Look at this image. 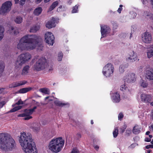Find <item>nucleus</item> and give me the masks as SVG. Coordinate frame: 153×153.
I'll use <instances>...</instances> for the list:
<instances>
[{
	"label": "nucleus",
	"mask_w": 153,
	"mask_h": 153,
	"mask_svg": "<svg viewBox=\"0 0 153 153\" xmlns=\"http://www.w3.org/2000/svg\"><path fill=\"white\" fill-rule=\"evenodd\" d=\"M131 131L130 129H127L126 132V134L127 136H129L131 133Z\"/></svg>",
	"instance_id": "obj_42"
},
{
	"label": "nucleus",
	"mask_w": 153,
	"mask_h": 153,
	"mask_svg": "<svg viewBox=\"0 0 153 153\" xmlns=\"http://www.w3.org/2000/svg\"><path fill=\"white\" fill-rule=\"evenodd\" d=\"M125 131V129H123L122 127L121 128H120V131L121 133H123Z\"/></svg>",
	"instance_id": "obj_56"
},
{
	"label": "nucleus",
	"mask_w": 153,
	"mask_h": 153,
	"mask_svg": "<svg viewBox=\"0 0 153 153\" xmlns=\"http://www.w3.org/2000/svg\"><path fill=\"white\" fill-rule=\"evenodd\" d=\"M42 0H36L35 1V3L36 4H38L40 3Z\"/></svg>",
	"instance_id": "obj_58"
},
{
	"label": "nucleus",
	"mask_w": 153,
	"mask_h": 153,
	"mask_svg": "<svg viewBox=\"0 0 153 153\" xmlns=\"http://www.w3.org/2000/svg\"><path fill=\"white\" fill-rule=\"evenodd\" d=\"M144 141L146 142H151V139L149 138L146 137L145 138Z\"/></svg>",
	"instance_id": "obj_53"
},
{
	"label": "nucleus",
	"mask_w": 153,
	"mask_h": 153,
	"mask_svg": "<svg viewBox=\"0 0 153 153\" xmlns=\"http://www.w3.org/2000/svg\"><path fill=\"white\" fill-rule=\"evenodd\" d=\"M147 149L150 148L153 149V144H150L146 146L145 147Z\"/></svg>",
	"instance_id": "obj_48"
},
{
	"label": "nucleus",
	"mask_w": 153,
	"mask_h": 153,
	"mask_svg": "<svg viewBox=\"0 0 153 153\" xmlns=\"http://www.w3.org/2000/svg\"><path fill=\"white\" fill-rule=\"evenodd\" d=\"M141 99L143 102L151 105L153 98L150 95L143 94L141 95Z\"/></svg>",
	"instance_id": "obj_10"
},
{
	"label": "nucleus",
	"mask_w": 153,
	"mask_h": 153,
	"mask_svg": "<svg viewBox=\"0 0 153 153\" xmlns=\"http://www.w3.org/2000/svg\"><path fill=\"white\" fill-rule=\"evenodd\" d=\"M19 140L25 153H37L31 134L24 132H21Z\"/></svg>",
	"instance_id": "obj_2"
},
{
	"label": "nucleus",
	"mask_w": 153,
	"mask_h": 153,
	"mask_svg": "<svg viewBox=\"0 0 153 153\" xmlns=\"http://www.w3.org/2000/svg\"><path fill=\"white\" fill-rule=\"evenodd\" d=\"M4 28L0 26V41L2 40L4 36Z\"/></svg>",
	"instance_id": "obj_29"
},
{
	"label": "nucleus",
	"mask_w": 153,
	"mask_h": 153,
	"mask_svg": "<svg viewBox=\"0 0 153 153\" xmlns=\"http://www.w3.org/2000/svg\"><path fill=\"white\" fill-rule=\"evenodd\" d=\"M10 33V34L16 35L19 33V29L16 27L11 26Z\"/></svg>",
	"instance_id": "obj_18"
},
{
	"label": "nucleus",
	"mask_w": 153,
	"mask_h": 153,
	"mask_svg": "<svg viewBox=\"0 0 153 153\" xmlns=\"http://www.w3.org/2000/svg\"><path fill=\"white\" fill-rule=\"evenodd\" d=\"M63 56V54L62 52H60L58 53V60L59 61H60L62 60Z\"/></svg>",
	"instance_id": "obj_36"
},
{
	"label": "nucleus",
	"mask_w": 153,
	"mask_h": 153,
	"mask_svg": "<svg viewBox=\"0 0 153 153\" xmlns=\"http://www.w3.org/2000/svg\"><path fill=\"white\" fill-rule=\"evenodd\" d=\"M141 128L137 125H135L132 129L133 133L135 134H138L141 132Z\"/></svg>",
	"instance_id": "obj_20"
},
{
	"label": "nucleus",
	"mask_w": 153,
	"mask_h": 153,
	"mask_svg": "<svg viewBox=\"0 0 153 153\" xmlns=\"http://www.w3.org/2000/svg\"><path fill=\"white\" fill-rule=\"evenodd\" d=\"M32 89L31 87L23 88L19 91V92L20 94H24L28 92Z\"/></svg>",
	"instance_id": "obj_24"
},
{
	"label": "nucleus",
	"mask_w": 153,
	"mask_h": 153,
	"mask_svg": "<svg viewBox=\"0 0 153 153\" xmlns=\"http://www.w3.org/2000/svg\"><path fill=\"white\" fill-rule=\"evenodd\" d=\"M142 2L144 4L146 3V2L147 1V0H142Z\"/></svg>",
	"instance_id": "obj_62"
},
{
	"label": "nucleus",
	"mask_w": 153,
	"mask_h": 153,
	"mask_svg": "<svg viewBox=\"0 0 153 153\" xmlns=\"http://www.w3.org/2000/svg\"><path fill=\"white\" fill-rule=\"evenodd\" d=\"M94 148L97 150L99 149V147L98 146L96 145L94 146Z\"/></svg>",
	"instance_id": "obj_64"
},
{
	"label": "nucleus",
	"mask_w": 153,
	"mask_h": 153,
	"mask_svg": "<svg viewBox=\"0 0 153 153\" xmlns=\"http://www.w3.org/2000/svg\"><path fill=\"white\" fill-rule=\"evenodd\" d=\"M32 129L33 131L36 132H38L40 129L39 126H37L36 127H33Z\"/></svg>",
	"instance_id": "obj_37"
},
{
	"label": "nucleus",
	"mask_w": 153,
	"mask_h": 153,
	"mask_svg": "<svg viewBox=\"0 0 153 153\" xmlns=\"http://www.w3.org/2000/svg\"><path fill=\"white\" fill-rule=\"evenodd\" d=\"M24 117V119L25 120H28L32 118V117L30 116V115H26Z\"/></svg>",
	"instance_id": "obj_43"
},
{
	"label": "nucleus",
	"mask_w": 153,
	"mask_h": 153,
	"mask_svg": "<svg viewBox=\"0 0 153 153\" xmlns=\"http://www.w3.org/2000/svg\"><path fill=\"white\" fill-rule=\"evenodd\" d=\"M59 1H56L52 3L48 10V12L51 11L53 10L59 4Z\"/></svg>",
	"instance_id": "obj_23"
},
{
	"label": "nucleus",
	"mask_w": 153,
	"mask_h": 153,
	"mask_svg": "<svg viewBox=\"0 0 153 153\" xmlns=\"http://www.w3.org/2000/svg\"><path fill=\"white\" fill-rule=\"evenodd\" d=\"M147 57L149 58H150L153 57V50L150 49L147 51Z\"/></svg>",
	"instance_id": "obj_33"
},
{
	"label": "nucleus",
	"mask_w": 153,
	"mask_h": 153,
	"mask_svg": "<svg viewBox=\"0 0 153 153\" xmlns=\"http://www.w3.org/2000/svg\"><path fill=\"white\" fill-rule=\"evenodd\" d=\"M120 7H119L117 10V12L119 13H121V11L122 10L123 8L122 7H123V5L122 4H120Z\"/></svg>",
	"instance_id": "obj_44"
},
{
	"label": "nucleus",
	"mask_w": 153,
	"mask_h": 153,
	"mask_svg": "<svg viewBox=\"0 0 153 153\" xmlns=\"http://www.w3.org/2000/svg\"><path fill=\"white\" fill-rule=\"evenodd\" d=\"M4 90V88H0V94L2 93L3 92Z\"/></svg>",
	"instance_id": "obj_57"
},
{
	"label": "nucleus",
	"mask_w": 153,
	"mask_h": 153,
	"mask_svg": "<svg viewBox=\"0 0 153 153\" xmlns=\"http://www.w3.org/2000/svg\"><path fill=\"white\" fill-rule=\"evenodd\" d=\"M71 153H79V151L76 148H73L72 151Z\"/></svg>",
	"instance_id": "obj_45"
},
{
	"label": "nucleus",
	"mask_w": 153,
	"mask_h": 153,
	"mask_svg": "<svg viewBox=\"0 0 153 153\" xmlns=\"http://www.w3.org/2000/svg\"><path fill=\"white\" fill-rule=\"evenodd\" d=\"M41 37L36 35H27L22 38L17 45V48L21 51L31 50L38 45L43 47Z\"/></svg>",
	"instance_id": "obj_1"
},
{
	"label": "nucleus",
	"mask_w": 153,
	"mask_h": 153,
	"mask_svg": "<svg viewBox=\"0 0 153 153\" xmlns=\"http://www.w3.org/2000/svg\"><path fill=\"white\" fill-rule=\"evenodd\" d=\"M142 39L144 43H149L152 40V35L149 32H145L142 35Z\"/></svg>",
	"instance_id": "obj_12"
},
{
	"label": "nucleus",
	"mask_w": 153,
	"mask_h": 153,
	"mask_svg": "<svg viewBox=\"0 0 153 153\" xmlns=\"http://www.w3.org/2000/svg\"><path fill=\"white\" fill-rule=\"evenodd\" d=\"M146 77L149 80H153V70L150 69L146 71Z\"/></svg>",
	"instance_id": "obj_17"
},
{
	"label": "nucleus",
	"mask_w": 153,
	"mask_h": 153,
	"mask_svg": "<svg viewBox=\"0 0 153 153\" xmlns=\"http://www.w3.org/2000/svg\"><path fill=\"white\" fill-rule=\"evenodd\" d=\"M16 108V107H14V108H12V109L10 110V112H13L17 111Z\"/></svg>",
	"instance_id": "obj_52"
},
{
	"label": "nucleus",
	"mask_w": 153,
	"mask_h": 153,
	"mask_svg": "<svg viewBox=\"0 0 153 153\" xmlns=\"http://www.w3.org/2000/svg\"><path fill=\"white\" fill-rule=\"evenodd\" d=\"M16 107V108L17 109V110H18L22 108V106H18Z\"/></svg>",
	"instance_id": "obj_60"
},
{
	"label": "nucleus",
	"mask_w": 153,
	"mask_h": 153,
	"mask_svg": "<svg viewBox=\"0 0 153 153\" xmlns=\"http://www.w3.org/2000/svg\"><path fill=\"white\" fill-rule=\"evenodd\" d=\"M151 117L152 120H153V109L152 110V111H151Z\"/></svg>",
	"instance_id": "obj_59"
},
{
	"label": "nucleus",
	"mask_w": 153,
	"mask_h": 153,
	"mask_svg": "<svg viewBox=\"0 0 153 153\" xmlns=\"http://www.w3.org/2000/svg\"><path fill=\"white\" fill-rule=\"evenodd\" d=\"M42 9L41 7L36 8L34 10L33 14L36 16H39L42 13Z\"/></svg>",
	"instance_id": "obj_22"
},
{
	"label": "nucleus",
	"mask_w": 153,
	"mask_h": 153,
	"mask_svg": "<svg viewBox=\"0 0 153 153\" xmlns=\"http://www.w3.org/2000/svg\"><path fill=\"white\" fill-rule=\"evenodd\" d=\"M118 129L117 128H115L113 131V137L114 138L117 137L118 134Z\"/></svg>",
	"instance_id": "obj_35"
},
{
	"label": "nucleus",
	"mask_w": 153,
	"mask_h": 153,
	"mask_svg": "<svg viewBox=\"0 0 153 153\" xmlns=\"http://www.w3.org/2000/svg\"><path fill=\"white\" fill-rule=\"evenodd\" d=\"M114 70V68L111 63H108L103 68L102 73L106 77H109L112 75Z\"/></svg>",
	"instance_id": "obj_7"
},
{
	"label": "nucleus",
	"mask_w": 153,
	"mask_h": 153,
	"mask_svg": "<svg viewBox=\"0 0 153 153\" xmlns=\"http://www.w3.org/2000/svg\"><path fill=\"white\" fill-rule=\"evenodd\" d=\"M101 32L102 35V38L105 37L106 34L110 31L109 27L107 25H105L103 26L101 25Z\"/></svg>",
	"instance_id": "obj_14"
},
{
	"label": "nucleus",
	"mask_w": 153,
	"mask_h": 153,
	"mask_svg": "<svg viewBox=\"0 0 153 153\" xmlns=\"http://www.w3.org/2000/svg\"><path fill=\"white\" fill-rule=\"evenodd\" d=\"M126 87L125 85H122L121 86L120 90L123 91L126 89Z\"/></svg>",
	"instance_id": "obj_51"
},
{
	"label": "nucleus",
	"mask_w": 153,
	"mask_h": 153,
	"mask_svg": "<svg viewBox=\"0 0 153 153\" xmlns=\"http://www.w3.org/2000/svg\"><path fill=\"white\" fill-rule=\"evenodd\" d=\"M30 66L27 65L25 66L22 70V75H27L28 73V71L30 68Z\"/></svg>",
	"instance_id": "obj_25"
},
{
	"label": "nucleus",
	"mask_w": 153,
	"mask_h": 153,
	"mask_svg": "<svg viewBox=\"0 0 153 153\" xmlns=\"http://www.w3.org/2000/svg\"><path fill=\"white\" fill-rule=\"evenodd\" d=\"M12 5V3L10 1H7L4 3L0 8V14H4L9 12L11 10V7Z\"/></svg>",
	"instance_id": "obj_8"
},
{
	"label": "nucleus",
	"mask_w": 153,
	"mask_h": 153,
	"mask_svg": "<svg viewBox=\"0 0 153 153\" xmlns=\"http://www.w3.org/2000/svg\"><path fill=\"white\" fill-rule=\"evenodd\" d=\"M27 83V81L25 80H23L19 82H14L15 85L16 87L22 85L26 84Z\"/></svg>",
	"instance_id": "obj_28"
},
{
	"label": "nucleus",
	"mask_w": 153,
	"mask_h": 153,
	"mask_svg": "<svg viewBox=\"0 0 153 153\" xmlns=\"http://www.w3.org/2000/svg\"><path fill=\"white\" fill-rule=\"evenodd\" d=\"M16 87L15 85L14 84V82L10 84L9 85V88H15Z\"/></svg>",
	"instance_id": "obj_55"
},
{
	"label": "nucleus",
	"mask_w": 153,
	"mask_h": 153,
	"mask_svg": "<svg viewBox=\"0 0 153 153\" xmlns=\"http://www.w3.org/2000/svg\"><path fill=\"white\" fill-rule=\"evenodd\" d=\"M65 143L62 137H59L52 139L50 142L49 147V149L54 152H59L63 148Z\"/></svg>",
	"instance_id": "obj_4"
},
{
	"label": "nucleus",
	"mask_w": 153,
	"mask_h": 153,
	"mask_svg": "<svg viewBox=\"0 0 153 153\" xmlns=\"http://www.w3.org/2000/svg\"><path fill=\"white\" fill-rule=\"evenodd\" d=\"M23 21V19L22 17L20 16H17L15 19L14 21L17 24L21 23Z\"/></svg>",
	"instance_id": "obj_30"
},
{
	"label": "nucleus",
	"mask_w": 153,
	"mask_h": 153,
	"mask_svg": "<svg viewBox=\"0 0 153 153\" xmlns=\"http://www.w3.org/2000/svg\"><path fill=\"white\" fill-rule=\"evenodd\" d=\"M79 6V5L76 4L73 7L71 13H77L78 11V9Z\"/></svg>",
	"instance_id": "obj_34"
},
{
	"label": "nucleus",
	"mask_w": 153,
	"mask_h": 153,
	"mask_svg": "<svg viewBox=\"0 0 153 153\" xmlns=\"http://www.w3.org/2000/svg\"><path fill=\"white\" fill-rule=\"evenodd\" d=\"M45 40L46 43L50 45H53L54 42L55 38L52 33L47 32L45 36Z\"/></svg>",
	"instance_id": "obj_9"
},
{
	"label": "nucleus",
	"mask_w": 153,
	"mask_h": 153,
	"mask_svg": "<svg viewBox=\"0 0 153 153\" xmlns=\"http://www.w3.org/2000/svg\"><path fill=\"white\" fill-rule=\"evenodd\" d=\"M5 64L3 62H1L0 63V77L2 75L3 72L4 70Z\"/></svg>",
	"instance_id": "obj_27"
},
{
	"label": "nucleus",
	"mask_w": 153,
	"mask_h": 153,
	"mask_svg": "<svg viewBox=\"0 0 153 153\" xmlns=\"http://www.w3.org/2000/svg\"><path fill=\"white\" fill-rule=\"evenodd\" d=\"M37 106H35L32 108L29 109H25L24 110V113L19 114L18 117H24L26 115H30L35 111V110L37 108Z\"/></svg>",
	"instance_id": "obj_13"
},
{
	"label": "nucleus",
	"mask_w": 153,
	"mask_h": 153,
	"mask_svg": "<svg viewBox=\"0 0 153 153\" xmlns=\"http://www.w3.org/2000/svg\"><path fill=\"white\" fill-rule=\"evenodd\" d=\"M55 19L52 18V19L48 21L46 24V26L48 28H51L55 26Z\"/></svg>",
	"instance_id": "obj_16"
},
{
	"label": "nucleus",
	"mask_w": 153,
	"mask_h": 153,
	"mask_svg": "<svg viewBox=\"0 0 153 153\" xmlns=\"http://www.w3.org/2000/svg\"><path fill=\"white\" fill-rule=\"evenodd\" d=\"M23 104V102L21 100V99H20L16 103V105H22Z\"/></svg>",
	"instance_id": "obj_47"
},
{
	"label": "nucleus",
	"mask_w": 153,
	"mask_h": 153,
	"mask_svg": "<svg viewBox=\"0 0 153 153\" xmlns=\"http://www.w3.org/2000/svg\"><path fill=\"white\" fill-rule=\"evenodd\" d=\"M52 67H53V65H51V68L49 69V71H52L53 70Z\"/></svg>",
	"instance_id": "obj_63"
},
{
	"label": "nucleus",
	"mask_w": 153,
	"mask_h": 153,
	"mask_svg": "<svg viewBox=\"0 0 153 153\" xmlns=\"http://www.w3.org/2000/svg\"><path fill=\"white\" fill-rule=\"evenodd\" d=\"M54 103L56 106H59V107H62L65 105H67L68 106H69V103H62L60 101L57 100H55L54 102Z\"/></svg>",
	"instance_id": "obj_21"
},
{
	"label": "nucleus",
	"mask_w": 153,
	"mask_h": 153,
	"mask_svg": "<svg viewBox=\"0 0 153 153\" xmlns=\"http://www.w3.org/2000/svg\"><path fill=\"white\" fill-rule=\"evenodd\" d=\"M16 147L15 142L10 134L4 133H0V148L2 151H11Z\"/></svg>",
	"instance_id": "obj_3"
},
{
	"label": "nucleus",
	"mask_w": 153,
	"mask_h": 153,
	"mask_svg": "<svg viewBox=\"0 0 153 153\" xmlns=\"http://www.w3.org/2000/svg\"><path fill=\"white\" fill-rule=\"evenodd\" d=\"M112 98L113 101L114 102L118 103L120 100V95L117 92L113 94Z\"/></svg>",
	"instance_id": "obj_19"
},
{
	"label": "nucleus",
	"mask_w": 153,
	"mask_h": 153,
	"mask_svg": "<svg viewBox=\"0 0 153 153\" xmlns=\"http://www.w3.org/2000/svg\"><path fill=\"white\" fill-rule=\"evenodd\" d=\"M46 59L43 57L39 59L34 65V68L36 70L39 71L45 69L47 67Z\"/></svg>",
	"instance_id": "obj_6"
},
{
	"label": "nucleus",
	"mask_w": 153,
	"mask_h": 153,
	"mask_svg": "<svg viewBox=\"0 0 153 153\" xmlns=\"http://www.w3.org/2000/svg\"><path fill=\"white\" fill-rule=\"evenodd\" d=\"M19 59L16 62V66L17 68L21 67L22 64L27 62L31 58V55L29 53L26 52L21 54L19 56Z\"/></svg>",
	"instance_id": "obj_5"
},
{
	"label": "nucleus",
	"mask_w": 153,
	"mask_h": 153,
	"mask_svg": "<svg viewBox=\"0 0 153 153\" xmlns=\"http://www.w3.org/2000/svg\"><path fill=\"white\" fill-rule=\"evenodd\" d=\"M25 1L26 0H20L19 4L20 5L22 6L25 4Z\"/></svg>",
	"instance_id": "obj_49"
},
{
	"label": "nucleus",
	"mask_w": 153,
	"mask_h": 153,
	"mask_svg": "<svg viewBox=\"0 0 153 153\" xmlns=\"http://www.w3.org/2000/svg\"><path fill=\"white\" fill-rule=\"evenodd\" d=\"M127 127V125L126 124H124L122 127L125 130Z\"/></svg>",
	"instance_id": "obj_61"
},
{
	"label": "nucleus",
	"mask_w": 153,
	"mask_h": 153,
	"mask_svg": "<svg viewBox=\"0 0 153 153\" xmlns=\"http://www.w3.org/2000/svg\"><path fill=\"white\" fill-rule=\"evenodd\" d=\"M112 23L113 24V29L115 30L117 29L118 27L117 23L114 22H113Z\"/></svg>",
	"instance_id": "obj_41"
},
{
	"label": "nucleus",
	"mask_w": 153,
	"mask_h": 153,
	"mask_svg": "<svg viewBox=\"0 0 153 153\" xmlns=\"http://www.w3.org/2000/svg\"><path fill=\"white\" fill-rule=\"evenodd\" d=\"M39 28L40 27L39 26L35 25L30 28V32L35 33L38 30Z\"/></svg>",
	"instance_id": "obj_26"
},
{
	"label": "nucleus",
	"mask_w": 153,
	"mask_h": 153,
	"mask_svg": "<svg viewBox=\"0 0 153 153\" xmlns=\"http://www.w3.org/2000/svg\"><path fill=\"white\" fill-rule=\"evenodd\" d=\"M149 130L150 131H153V123L151 124V125L149 126Z\"/></svg>",
	"instance_id": "obj_54"
},
{
	"label": "nucleus",
	"mask_w": 153,
	"mask_h": 153,
	"mask_svg": "<svg viewBox=\"0 0 153 153\" xmlns=\"http://www.w3.org/2000/svg\"><path fill=\"white\" fill-rule=\"evenodd\" d=\"M145 16L147 18H150L152 16V14L150 13L147 12L144 13Z\"/></svg>",
	"instance_id": "obj_39"
},
{
	"label": "nucleus",
	"mask_w": 153,
	"mask_h": 153,
	"mask_svg": "<svg viewBox=\"0 0 153 153\" xmlns=\"http://www.w3.org/2000/svg\"><path fill=\"white\" fill-rule=\"evenodd\" d=\"M125 68V66L123 65H121L119 67V71L120 73H123L124 71V69Z\"/></svg>",
	"instance_id": "obj_38"
},
{
	"label": "nucleus",
	"mask_w": 153,
	"mask_h": 153,
	"mask_svg": "<svg viewBox=\"0 0 153 153\" xmlns=\"http://www.w3.org/2000/svg\"><path fill=\"white\" fill-rule=\"evenodd\" d=\"M129 55V56L126 59L127 60H129L131 62H133L137 59V56L133 51L130 52Z\"/></svg>",
	"instance_id": "obj_15"
},
{
	"label": "nucleus",
	"mask_w": 153,
	"mask_h": 153,
	"mask_svg": "<svg viewBox=\"0 0 153 153\" xmlns=\"http://www.w3.org/2000/svg\"><path fill=\"white\" fill-rule=\"evenodd\" d=\"M5 103V102L4 101L0 102V108H2Z\"/></svg>",
	"instance_id": "obj_50"
},
{
	"label": "nucleus",
	"mask_w": 153,
	"mask_h": 153,
	"mask_svg": "<svg viewBox=\"0 0 153 153\" xmlns=\"http://www.w3.org/2000/svg\"><path fill=\"white\" fill-rule=\"evenodd\" d=\"M135 74L134 73H130L128 74L124 77V79L125 82L128 83H131L134 82L135 80Z\"/></svg>",
	"instance_id": "obj_11"
},
{
	"label": "nucleus",
	"mask_w": 153,
	"mask_h": 153,
	"mask_svg": "<svg viewBox=\"0 0 153 153\" xmlns=\"http://www.w3.org/2000/svg\"><path fill=\"white\" fill-rule=\"evenodd\" d=\"M140 85L141 87L145 88L147 86L148 84L146 82L143 80H141L140 81Z\"/></svg>",
	"instance_id": "obj_32"
},
{
	"label": "nucleus",
	"mask_w": 153,
	"mask_h": 153,
	"mask_svg": "<svg viewBox=\"0 0 153 153\" xmlns=\"http://www.w3.org/2000/svg\"><path fill=\"white\" fill-rule=\"evenodd\" d=\"M62 5H60L57 9V11L59 12L60 11H62L63 10L62 8Z\"/></svg>",
	"instance_id": "obj_46"
},
{
	"label": "nucleus",
	"mask_w": 153,
	"mask_h": 153,
	"mask_svg": "<svg viewBox=\"0 0 153 153\" xmlns=\"http://www.w3.org/2000/svg\"><path fill=\"white\" fill-rule=\"evenodd\" d=\"M123 114L121 112L120 113L118 116V120L120 121L121 120L123 119Z\"/></svg>",
	"instance_id": "obj_40"
},
{
	"label": "nucleus",
	"mask_w": 153,
	"mask_h": 153,
	"mask_svg": "<svg viewBox=\"0 0 153 153\" xmlns=\"http://www.w3.org/2000/svg\"><path fill=\"white\" fill-rule=\"evenodd\" d=\"M40 92L46 94H50L49 90L47 88H42L40 89Z\"/></svg>",
	"instance_id": "obj_31"
}]
</instances>
